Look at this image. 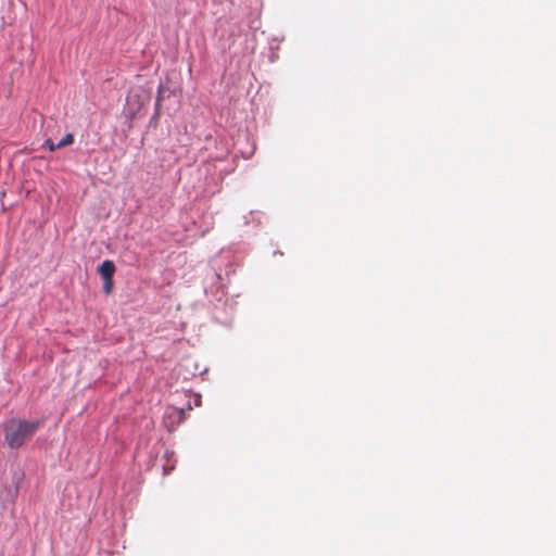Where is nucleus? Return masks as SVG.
Wrapping results in <instances>:
<instances>
[{"label": "nucleus", "instance_id": "39448f33", "mask_svg": "<svg viewBox=\"0 0 556 556\" xmlns=\"http://www.w3.org/2000/svg\"><path fill=\"white\" fill-rule=\"evenodd\" d=\"M56 143H54L50 138L47 139L43 143V147H47L50 151H54L56 149H59L58 147H55Z\"/></svg>", "mask_w": 556, "mask_h": 556}, {"label": "nucleus", "instance_id": "f03ea898", "mask_svg": "<svg viewBox=\"0 0 556 556\" xmlns=\"http://www.w3.org/2000/svg\"><path fill=\"white\" fill-rule=\"evenodd\" d=\"M115 269V264L112 261L106 260L98 267V273L101 275L103 280H109L110 278H113Z\"/></svg>", "mask_w": 556, "mask_h": 556}, {"label": "nucleus", "instance_id": "f257e3e1", "mask_svg": "<svg viewBox=\"0 0 556 556\" xmlns=\"http://www.w3.org/2000/svg\"><path fill=\"white\" fill-rule=\"evenodd\" d=\"M41 421L11 418L3 425L4 440L10 448L22 447L40 428Z\"/></svg>", "mask_w": 556, "mask_h": 556}, {"label": "nucleus", "instance_id": "7ed1b4c3", "mask_svg": "<svg viewBox=\"0 0 556 556\" xmlns=\"http://www.w3.org/2000/svg\"><path fill=\"white\" fill-rule=\"evenodd\" d=\"M74 142L73 134L65 135L56 144L59 149L71 146Z\"/></svg>", "mask_w": 556, "mask_h": 556}, {"label": "nucleus", "instance_id": "20e7f679", "mask_svg": "<svg viewBox=\"0 0 556 556\" xmlns=\"http://www.w3.org/2000/svg\"><path fill=\"white\" fill-rule=\"evenodd\" d=\"M113 289V278H110L109 280H103V291L106 294H110Z\"/></svg>", "mask_w": 556, "mask_h": 556}, {"label": "nucleus", "instance_id": "423d86ee", "mask_svg": "<svg viewBox=\"0 0 556 556\" xmlns=\"http://www.w3.org/2000/svg\"><path fill=\"white\" fill-rule=\"evenodd\" d=\"M160 106H161V98H157V100H156V112H159Z\"/></svg>", "mask_w": 556, "mask_h": 556}]
</instances>
